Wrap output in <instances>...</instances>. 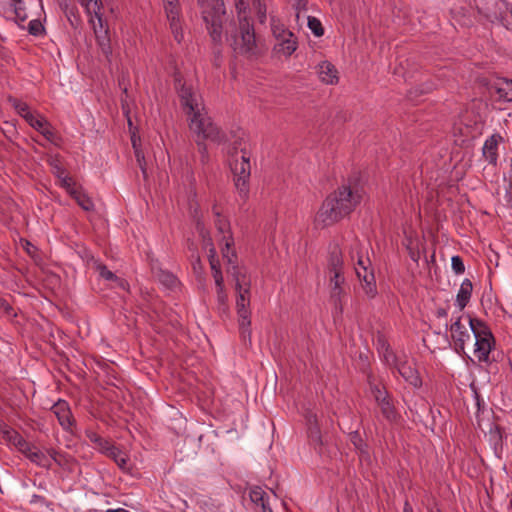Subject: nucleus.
Returning <instances> with one entry per match:
<instances>
[{"label":"nucleus","mask_w":512,"mask_h":512,"mask_svg":"<svg viewBox=\"0 0 512 512\" xmlns=\"http://www.w3.org/2000/svg\"><path fill=\"white\" fill-rule=\"evenodd\" d=\"M202 18L214 43H221L224 37L223 25L226 13L223 0H198Z\"/></svg>","instance_id":"nucleus-7"},{"label":"nucleus","mask_w":512,"mask_h":512,"mask_svg":"<svg viewBox=\"0 0 512 512\" xmlns=\"http://www.w3.org/2000/svg\"><path fill=\"white\" fill-rule=\"evenodd\" d=\"M350 259L365 294L373 298L377 293L374 271L370 259L364 255L363 246L356 242L350 250Z\"/></svg>","instance_id":"nucleus-9"},{"label":"nucleus","mask_w":512,"mask_h":512,"mask_svg":"<svg viewBox=\"0 0 512 512\" xmlns=\"http://www.w3.org/2000/svg\"><path fill=\"white\" fill-rule=\"evenodd\" d=\"M47 453L49 454V457L51 459V463L55 462L58 465H63L64 463V455L55 449H48Z\"/></svg>","instance_id":"nucleus-39"},{"label":"nucleus","mask_w":512,"mask_h":512,"mask_svg":"<svg viewBox=\"0 0 512 512\" xmlns=\"http://www.w3.org/2000/svg\"><path fill=\"white\" fill-rule=\"evenodd\" d=\"M1 438L10 445L16 447L21 453L27 450L28 442L14 429L4 426L0 429Z\"/></svg>","instance_id":"nucleus-21"},{"label":"nucleus","mask_w":512,"mask_h":512,"mask_svg":"<svg viewBox=\"0 0 512 512\" xmlns=\"http://www.w3.org/2000/svg\"><path fill=\"white\" fill-rule=\"evenodd\" d=\"M473 286L469 279H465L461 285L460 289L457 293L456 304L460 310H463L468 304L471 294H472Z\"/></svg>","instance_id":"nucleus-27"},{"label":"nucleus","mask_w":512,"mask_h":512,"mask_svg":"<svg viewBox=\"0 0 512 512\" xmlns=\"http://www.w3.org/2000/svg\"><path fill=\"white\" fill-rule=\"evenodd\" d=\"M397 370L399 374L404 378L406 382L415 388L421 386L422 381L418 371L415 369L413 363L408 361L400 362L397 364Z\"/></svg>","instance_id":"nucleus-18"},{"label":"nucleus","mask_w":512,"mask_h":512,"mask_svg":"<svg viewBox=\"0 0 512 512\" xmlns=\"http://www.w3.org/2000/svg\"><path fill=\"white\" fill-rule=\"evenodd\" d=\"M8 9L19 26L28 19L25 0H8Z\"/></svg>","instance_id":"nucleus-26"},{"label":"nucleus","mask_w":512,"mask_h":512,"mask_svg":"<svg viewBox=\"0 0 512 512\" xmlns=\"http://www.w3.org/2000/svg\"><path fill=\"white\" fill-rule=\"evenodd\" d=\"M109 441L102 439L98 445H96V448L103 454L107 455L108 451L113 447Z\"/></svg>","instance_id":"nucleus-44"},{"label":"nucleus","mask_w":512,"mask_h":512,"mask_svg":"<svg viewBox=\"0 0 512 512\" xmlns=\"http://www.w3.org/2000/svg\"><path fill=\"white\" fill-rule=\"evenodd\" d=\"M451 337L459 347L464 350L465 344L470 341V333L464 323H462V317H457L456 320L450 326Z\"/></svg>","instance_id":"nucleus-17"},{"label":"nucleus","mask_w":512,"mask_h":512,"mask_svg":"<svg viewBox=\"0 0 512 512\" xmlns=\"http://www.w3.org/2000/svg\"><path fill=\"white\" fill-rule=\"evenodd\" d=\"M99 274L102 278L109 281H114L117 279V276L110 270L107 269L106 266L99 265L98 266Z\"/></svg>","instance_id":"nucleus-40"},{"label":"nucleus","mask_w":512,"mask_h":512,"mask_svg":"<svg viewBox=\"0 0 512 512\" xmlns=\"http://www.w3.org/2000/svg\"><path fill=\"white\" fill-rule=\"evenodd\" d=\"M475 343L473 355L480 363H491V353L496 346L495 337L488 325L477 318H467Z\"/></svg>","instance_id":"nucleus-8"},{"label":"nucleus","mask_w":512,"mask_h":512,"mask_svg":"<svg viewBox=\"0 0 512 512\" xmlns=\"http://www.w3.org/2000/svg\"><path fill=\"white\" fill-rule=\"evenodd\" d=\"M115 282H116L117 286L122 288L123 290L128 289V283L124 279L117 277Z\"/></svg>","instance_id":"nucleus-47"},{"label":"nucleus","mask_w":512,"mask_h":512,"mask_svg":"<svg viewBox=\"0 0 512 512\" xmlns=\"http://www.w3.org/2000/svg\"><path fill=\"white\" fill-rule=\"evenodd\" d=\"M361 198V192L357 188H338L323 201L315 216V225L324 228L337 223L355 209Z\"/></svg>","instance_id":"nucleus-2"},{"label":"nucleus","mask_w":512,"mask_h":512,"mask_svg":"<svg viewBox=\"0 0 512 512\" xmlns=\"http://www.w3.org/2000/svg\"><path fill=\"white\" fill-rule=\"evenodd\" d=\"M175 88L181 101L185 112L189 116V127L197 134V146L199 152L202 154V161L207 157L206 145L203 140L208 139L214 142L222 140V133L219 128L212 122L208 116L203 99L199 92L192 86L183 81L180 75L175 76Z\"/></svg>","instance_id":"nucleus-1"},{"label":"nucleus","mask_w":512,"mask_h":512,"mask_svg":"<svg viewBox=\"0 0 512 512\" xmlns=\"http://www.w3.org/2000/svg\"><path fill=\"white\" fill-rule=\"evenodd\" d=\"M333 272H344L342 251L337 245L330 249L327 262V273Z\"/></svg>","instance_id":"nucleus-24"},{"label":"nucleus","mask_w":512,"mask_h":512,"mask_svg":"<svg viewBox=\"0 0 512 512\" xmlns=\"http://www.w3.org/2000/svg\"><path fill=\"white\" fill-rule=\"evenodd\" d=\"M499 140V136L492 135L488 139H486L483 145V156L486 159V161L493 165L497 163L498 159L497 148Z\"/></svg>","instance_id":"nucleus-25"},{"label":"nucleus","mask_w":512,"mask_h":512,"mask_svg":"<svg viewBox=\"0 0 512 512\" xmlns=\"http://www.w3.org/2000/svg\"><path fill=\"white\" fill-rule=\"evenodd\" d=\"M403 512H413V508L408 502H405Z\"/></svg>","instance_id":"nucleus-48"},{"label":"nucleus","mask_w":512,"mask_h":512,"mask_svg":"<svg viewBox=\"0 0 512 512\" xmlns=\"http://www.w3.org/2000/svg\"><path fill=\"white\" fill-rule=\"evenodd\" d=\"M26 246H27V247H26V250H27V252H28L29 254H31V253H32V251H33V250H35V247H34L32 244H30L29 242H27V243H26Z\"/></svg>","instance_id":"nucleus-51"},{"label":"nucleus","mask_w":512,"mask_h":512,"mask_svg":"<svg viewBox=\"0 0 512 512\" xmlns=\"http://www.w3.org/2000/svg\"><path fill=\"white\" fill-rule=\"evenodd\" d=\"M251 153L244 143L233 147L229 151V164L234 174L235 187L239 196L246 200L249 196V179L251 174Z\"/></svg>","instance_id":"nucleus-5"},{"label":"nucleus","mask_w":512,"mask_h":512,"mask_svg":"<svg viewBox=\"0 0 512 512\" xmlns=\"http://www.w3.org/2000/svg\"><path fill=\"white\" fill-rule=\"evenodd\" d=\"M70 181L71 179H64L63 182L67 187H70Z\"/></svg>","instance_id":"nucleus-52"},{"label":"nucleus","mask_w":512,"mask_h":512,"mask_svg":"<svg viewBox=\"0 0 512 512\" xmlns=\"http://www.w3.org/2000/svg\"><path fill=\"white\" fill-rule=\"evenodd\" d=\"M378 405H379L384 417H386L388 420L395 419V417H396L395 408H394V405L392 404L391 399L389 397L387 399H385L383 402L382 401L379 402Z\"/></svg>","instance_id":"nucleus-33"},{"label":"nucleus","mask_w":512,"mask_h":512,"mask_svg":"<svg viewBox=\"0 0 512 512\" xmlns=\"http://www.w3.org/2000/svg\"><path fill=\"white\" fill-rule=\"evenodd\" d=\"M270 26L276 41L274 52L284 57H290L298 47L297 37L277 17H272Z\"/></svg>","instance_id":"nucleus-11"},{"label":"nucleus","mask_w":512,"mask_h":512,"mask_svg":"<svg viewBox=\"0 0 512 512\" xmlns=\"http://www.w3.org/2000/svg\"><path fill=\"white\" fill-rule=\"evenodd\" d=\"M52 413L57 417L59 424L66 431L71 430L74 425V419L68 403L64 400H59L51 408Z\"/></svg>","instance_id":"nucleus-14"},{"label":"nucleus","mask_w":512,"mask_h":512,"mask_svg":"<svg viewBox=\"0 0 512 512\" xmlns=\"http://www.w3.org/2000/svg\"><path fill=\"white\" fill-rule=\"evenodd\" d=\"M9 101L12 104V106L14 107V109L16 110V112L22 118H24L27 123L29 121H31L32 118H34L35 114L30 111L29 106L27 105V103H25V102H23L21 100H18L16 98H11Z\"/></svg>","instance_id":"nucleus-30"},{"label":"nucleus","mask_w":512,"mask_h":512,"mask_svg":"<svg viewBox=\"0 0 512 512\" xmlns=\"http://www.w3.org/2000/svg\"><path fill=\"white\" fill-rule=\"evenodd\" d=\"M308 27L313 32V34L317 37H320L324 34V29L322 27V23L319 19L309 16L308 17Z\"/></svg>","instance_id":"nucleus-34"},{"label":"nucleus","mask_w":512,"mask_h":512,"mask_svg":"<svg viewBox=\"0 0 512 512\" xmlns=\"http://www.w3.org/2000/svg\"><path fill=\"white\" fill-rule=\"evenodd\" d=\"M215 217L214 223L219 234L218 243L221 249L222 258L226 261L227 266L237 264V254L234 249V238L231 231L229 220L221 215V211L216 205L212 208Z\"/></svg>","instance_id":"nucleus-10"},{"label":"nucleus","mask_w":512,"mask_h":512,"mask_svg":"<svg viewBox=\"0 0 512 512\" xmlns=\"http://www.w3.org/2000/svg\"><path fill=\"white\" fill-rule=\"evenodd\" d=\"M132 143H133V147L135 149V156H136L137 162L139 163V166H140V168H141V170H142V172H143V174L145 176L146 175V170H145V167H144V155L136 147V141L134 139H132Z\"/></svg>","instance_id":"nucleus-42"},{"label":"nucleus","mask_w":512,"mask_h":512,"mask_svg":"<svg viewBox=\"0 0 512 512\" xmlns=\"http://www.w3.org/2000/svg\"><path fill=\"white\" fill-rule=\"evenodd\" d=\"M377 348L379 353L383 356L384 361L388 365L396 364V357L394 353L391 351L389 344L383 337H378L377 339Z\"/></svg>","instance_id":"nucleus-28"},{"label":"nucleus","mask_w":512,"mask_h":512,"mask_svg":"<svg viewBox=\"0 0 512 512\" xmlns=\"http://www.w3.org/2000/svg\"><path fill=\"white\" fill-rule=\"evenodd\" d=\"M89 17L88 22L93 29L97 44L101 52L109 58L112 54L110 43L109 29L107 23L103 19V3L102 0H80Z\"/></svg>","instance_id":"nucleus-6"},{"label":"nucleus","mask_w":512,"mask_h":512,"mask_svg":"<svg viewBox=\"0 0 512 512\" xmlns=\"http://www.w3.org/2000/svg\"><path fill=\"white\" fill-rule=\"evenodd\" d=\"M87 437L89 438V440L91 442H93L95 445H98L99 442L103 439L102 437H100L99 435H97L96 433L94 432H88L87 433Z\"/></svg>","instance_id":"nucleus-46"},{"label":"nucleus","mask_w":512,"mask_h":512,"mask_svg":"<svg viewBox=\"0 0 512 512\" xmlns=\"http://www.w3.org/2000/svg\"><path fill=\"white\" fill-rule=\"evenodd\" d=\"M160 281L170 288L175 287L178 283L177 278L170 273H162L160 276Z\"/></svg>","instance_id":"nucleus-38"},{"label":"nucleus","mask_w":512,"mask_h":512,"mask_svg":"<svg viewBox=\"0 0 512 512\" xmlns=\"http://www.w3.org/2000/svg\"><path fill=\"white\" fill-rule=\"evenodd\" d=\"M28 124L43 135L46 140L51 143H56V140L58 139L57 134L44 116L37 114L28 122Z\"/></svg>","instance_id":"nucleus-15"},{"label":"nucleus","mask_w":512,"mask_h":512,"mask_svg":"<svg viewBox=\"0 0 512 512\" xmlns=\"http://www.w3.org/2000/svg\"><path fill=\"white\" fill-rule=\"evenodd\" d=\"M227 273L231 274L235 281L236 299L235 306L238 315L239 329L243 338H250L251 330V280L244 268L237 264L228 265Z\"/></svg>","instance_id":"nucleus-3"},{"label":"nucleus","mask_w":512,"mask_h":512,"mask_svg":"<svg viewBox=\"0 0 512 512\" xmlns=\"http://www.w3.org/2000/svg\"><path fill=\"white\" fill-rule=\"evenodd\" d=\"M437 316L438 317H446L447 316V311L445 309H439L437 311Z\"/></svg>","instance_id":"nucleus-50"},{"label":"nucleus","mask_w":512,"mask_h":512,"mask_svg":"<svg viewBox=\"0 0 512 512\" xmlns=\"http://www.w3.org/2000/svg\"><path fill=\"white\" fill-rule=\"evenodd\" d=\"M198 229L200 230V234L203 237L204 247L208 251L209 264H210L212 275L215 280V284H216V288H217L218 302L222 305H226L227 294L224 291V279H223V275L221 272L220 261L217 257L216 249L214 247L211 237L206 236L203 228H200L199 224H198Z\"/></svg>","instance_id":"nucleus-12"},{"label":"nucleus","mask_w":512,"mask_h":512,"mask_svg":"<svg viewBox=\"0 0 512 512\" xmlns=\"http://www.w3.org/2000/svg\"><path fill=\"white\" fill-rule=\"evenodd\" d=\"M497 94L504 101H512V80H501L497 84Z\"/></svg>","instance_id":"nucleus-32"},{"label":"nucleus","mask_w":512,"mask_h":512,"mask_svg":"<svg viewBox=\"0 0 512 512\" xmlns=\"http://www.w3.org/2000/svg\"><path fill=\"white\" fill-rule=\"evenodd\" d=\"M105 512H130L124 508L108 509Z\"/></svg>","instance_id":"nucleus-49"},{"label":"nucleus","mask_w":512,"mask_h":512,"mask_svg":"<svg viewBox=\"0 0 512 512\" xmlns=\"http://www.w3.org/2000/svg\"><path fill=\"white\" fill-rule=\"evenodd\" d=\"M293 7L297 11L296 17L299 19L300 13L307 10V0H293Z\"/></svg>","instance_id":"nucleus-43"},{"label":"nucleus","mask_w":512,"mask_h":512,"mask_svg":"<svg viewBox=\"0 0 512 512\" xmlns=\"http://www.w3.org/2000/svg\"><path fill=\"white\" fill-rule=\"evenodd\" d=\"M70 193L82 209L85 211H92L94 209L93 201L87 194L77 189H71Z\"/></svg>","instance_id":"nucleus-29"},{"label":"nucleus","mask_w":512,"mask_h":512,"mask_svg":"<svg viewBox=\"0 0 512 512\" xmlns=\"http://www.w3.org/2000/svg\"><path fill=\"white\" fill-rule=\"evenodd\" d=\"M317 73L321 82L325 84L333 85L338 82V72L335 66L328 61H323L318 65Z\"/></svg>","instance_id":"nucleus-22"},{"label":"nucleus","mask_w":512,"mask_h":512,"mask_svg":"<svg viewBox=\"0 0 512 512\" xmlns=\"http://www.w3.org/2000/svg\"><path fill=\"white\" fill-rule=\"evenodd\" d=\"M163 7L167 20L170 24L172 34L175 40L180 43L183 40L184 35L182 31L179 3L177 0L164 1Z\"/></svg>","instance_id":"nucleus-13"},{"label":"nucleus","mask_w":512,"mask_h":512,"mask_svg":"<svg viewBox=\"0 0 512 512\" xmlns=\"http://www.w3.org/2000/svg\"><path fill=\"white\" fill-rule=\"evenodd\" d=\"M22 454H24L31 462L43 468L51 467V459L49 454L39 450L37 447L28 443L27 450H23Z\"/></svg>","instance_id":"nucleus-19"},{"label":"nucleus","mask_w":512,"mask_h":512,"mask_svg":"<svg viewBox=\"0 0 512 512\" xmlns=\"http://www.w3.org/2000/svg\"><path fill=\"white\" fill-rule=\"evenodd\" d=\"M309 436H310L311 440H312L313 442H315V443H318V442H320V440H321L320 432H319V430H318V428H317V427H315V428H311V429H310V434H309Z\"/></svg>","instance_id":"nucleus-45"},{"label":"nucleus","mask_w":512,"mask_h":512,"mask_svg":"<svg viewBox=\"0 0 512 512\" xmlns=\"http://www.w3.org/2000/svg\"><path fill=\"white\" fill-rule=\"evenodd\" d=\"M350 439L356 449H358L360 452H364L365 444L357 432L352 433Z\"/></svg>","instance_id":"nucleus-41"},{"label":"nucleus","mask_w":512,"mask_h":512,"mask_svg":"<svg viewBox=\"0 0 512 512\" xmlns=\"http://www.w3.org/2000/svg\"><path fill=\"white\" fill-rule=\"evenodd\" d=\"M329 278V286L331 290V297L335 301H339L344 293L343 285L345 283L344 272L327 273Z\"/></svg>","instance_id":"nucleus-23"},{"label":"nucleus","mask_w":512,"mask_h":512,"mask_svg":"<svg viewBox=\"0 0 512 512\" xmlns=\"http://www.w3.org/2000/svg\"><path fill=\"white\" fill-rule=\"evenodd\" d=\"M252 9L260 24L266 23L268 15L270 23H272V17H276L273 0H252Z\"/></svg>","instance_id":"nucleus-16"},{"label":"nucleus","mask_w":512,"mask_h":512,"mask_svg":"<svg viewBox=\"0 0 512 512\" xmlns=\"http://www.w3.org/2000/svg\"><path fill=\"white\" fill-rule=\"evenodd\" d=\"M451 266L456 274H462L465 271L463 260L460 256H453L451 259Z\"/></svg>","instance_id":"nucleus-37"},{"label":"nucleus","mask_w":512,"mask_h":512,"mask_svg":"<svg viewBox=\"0 0 512 512\" xmlns=\"http://www.w3.org/2000/svg\"><path fill=\"white\" fill-rule=\"evenodd\" d=\"M106 456H108L109 458L113 459L115 461V463L119 466L120 469L126 470L128 468L127 467L128 457L118 447L113 446L108 451V454Z\"/></svg>","instance_id":"nucleus-31"},{"label":"nucleus","mask_w":512,"mask_h":512,"mask_svg":"<svg viewBox=\"0 0 512 512\" xmlns=\"http://www.w3.org/2000/svg\"><path fill=\"white\" fill-rule=\"evenodd\" d=\"M251 502L255 505L256 512H272L266 492L259 486H254L249 491Z\"/></svg>","instance_id":"nucleus-20"},{"label":"nucleus","mask_w":512,"mask_h":512,"mask_svg":"<svg viewBox=\"0 0 512 512\" xmlns=\"http://www.w3.org/2000/svg\"><path fill=\"white\" fill-rule=\"evenodd\" d=\"M235 7L239 20V34L234 37V50L248 58L255 57L260 51L253 24L248 17V4L245 0H235Z\"/></svg>","instance_id":"nucleus-4"},{"label":"nucleus","mask_w":512,"mask_h":512,"mask_svg":"<svg viewBox=\"0 0 512 512\" xmlns=\"http://www.w3.org/2000/svg\"><path fill=\"white\" fill-rule=\"evenodd\" d=\"M371 393L374 396L377 403L383 402L388 398L387 391L385 388H381L379 385H371Z\"/></svg>","instance_id":"nucleus-36"},{"label":"nucleus","mask_w":512,"mask_h":512,"mask_svg":"<svg viewBox=\"0 0 512 512\" xmlns=\"http://www.w3.org/2000/svg\"><path fill=\"white\" fill-rule=\"evenodd\" d=\"M28 32L33 36H40L44 32V26L38 19H33L28 23Z\"/></svg>","instance_id":"nucleus-35"}]
</instances>
